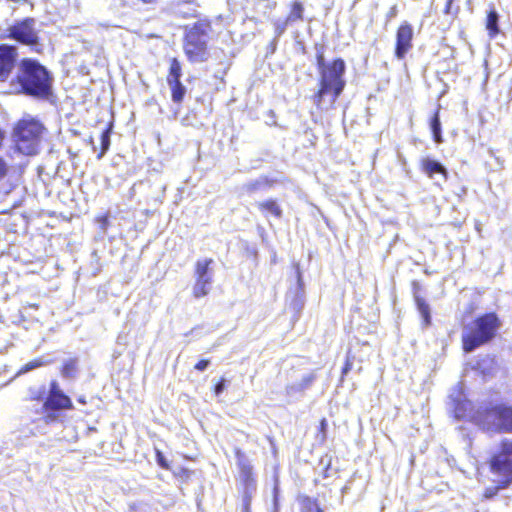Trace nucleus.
Listing matches in <instances>:
<instances>
[{
  "label": "nucleus",
  "instance_id": "obj_11",
  "mask_svg": "<svg viewBox=\"0 0 512 512\" xmlns=\"http://www.w3.org/2000/svg\"><path fill=\"white\" fill-rule=\"evenodd\" d=\"M236 460L239 469L237 489L257 487V481L253 473V466L241 450L236 451Z\"/></svg>",
  "mask_w": 512,
  "mask_h": 512
},
{
  "label": "nucleus",
  "instance_id": "obj_13",
  "mask_svg": "<svg viewBox=\"0 0 512 512\" xmlns=\"http://www.w3.org/2000/svg\"><path fill=\"white\" fill-rule=\"evenodd\" d=\"M17 48L8 44H0V82L8 80L15 67Z\"/></svg>",
  "mask_w": 512,
  "mask_h": 512
},
{
  "label": "nucleus",
  "instance_id": "obj_23",
  "mask_svg": "<svg viewBox=\"0 0 512 512\" xmlns=\"http://www.w3.org/2000/svg\"><path fill=\"white\" fill-rule=\"evenodd\" d=\"M182 67L177 58L170 60L169 74L167 76V82L181 81Z\"/></svg>",
  "mask_w": 512,
  "mask_h": 512
},
{
  "label": "nucleus",
  "instance_id": "obj_35",
  "mask_svg": "<svg viewBox=\"0 0 512 512\" xmlns=\"http://www.w3.org/2000/svg\"><path fill=\"white\" fill-rule=\"evenodd\" d=\"M453 2H454V0H447L445 8H444V13L445 14H447V15H456L458 13L459 7H456L454 9L453 5H452Z\"/></svg>",
  "mask_w": 512,
  "mask_h": 512
},
{
  "label": "nucleus",
  "instance_id": "obj_26",
  "mask_svg": "<svg viewBox=\"0 0 512 512\" xmlns=\"http://www.w3.org/2000/svg\"><path fill=\"white\" fill-rule=\"evenodd\" d=\"M269 187L268 180L266 178H258L250 181L243 186V189L248 193H253L260 190H265Z\"/></svg>",
  "mask_w": 512,
  "mask_h": 512
},
{
  "label": "nucleus",
  "instance_id": "obj_28",
  "mask_svg": "<svg viewBox=\"0 0 512 512\" xmlns=\"http://www.w3.org/2000/svg\"><path fill=\"white\" fill-rule=\"evenodd\" d=\"M50 361H44L42 358H38V359H34L32 361H29L28 363H26L25 365H23L21 367V369L19 370L18 374H25L27 372H30L36 368H39V367H42L46 364H49Z\"/></svg>",
  "mask_w": 512,
  "mask_h": 512
},
{
  "label": "nucleus",
  "instance_id": "obj_39",
  "mask_svg": "<svg viewBox=\"0 0 512 512\" xmlns=\"http://www.w3.org/2000/svg\"><path fill=\"white\" fill-rule=\"evenodd\" d=\"M7 174V164L6 162L0 158V180L4 178Z\"/></svg>",
  "mask_w": 512,
  "mask_h": 512
},
{
  "label": "nucleus",
  "instance_id": "obj_43",
  "mask_svg": "<svg viewBox=\"0 0 512 512\" xmlns=\"http://www.w3.org/2000/svg\"><path fill=\"white\" fill-rule=\"evenodd\" d=\"M78 401H79L80 403H83V404H84V403H86V401H85V399H84L83 397H80V398L78 399Z\"/></svg>",
  "mask_w": 512,
  "mask_h": 512
},
{
  "label": "nucleus",
  "instance_id": "obj_19",
  "mask_svg": "<svg viewBox=\"0 0 512 512\" xmlns=\"http://www.w3.org/2000/svg\"><path fill=\"white\" fill-rule=\"evenodd\" d=\"M430 129L432 132L433 140L435 143L439 144L443 142L442 137V127L439 116V108L435 111L433 116L430 119Z\"/></svg>",
  "mask_w": 512,
  "mask_h": 512
},
{
  "label": "nucleus",
  "instance_id": "obj_29",
  "mask_svg": "<svg viewBox=\"0 0 512 512\" xmlns=\"http://www.w3.org/2000/svg\"><path fill=\"white\" fill-rule=\"evenodd\" d=\"M110 136H111V133L108 129L102 131L101 136H100L101 151L97 156L98 159H101L105 155V153L109 150L110 143H111Z\"/></svg>",
  "mask_w": 512,
  "mask_h": 512
},
{
  "label": "nucleus",
  "instance_id": "obj_45",
  "mask_svg": "<svg viewBox=\"0 0 512 512\" xmlns=\"http://www.w3.org/2000/svg\"><path fill=\"white\" fill-rule=\"evenodd\" d=\"M241 512H251V509H247V510H242L241 509Z\"/></svg>",
  "mask_w": 512,
  "mask_h": 512
},
{
  "label": "nucleus",
  "instance_id": "obj_22",
  "mask_svg": "<svg viewBox=\"0 0 512 512\" xmlns=\"http://www.w3.org/2000/svg\"><path fill=\"white\" fill-rule=\"evenodd\" d=\"M499 15L496 10L492 9L488 12L486 18V28L491 37H494L499 32L498 27Z\"/></svg>",
  "mask_w": 512,
  "mask_h": 512
},
{
  "label": "nucleus",
  "instance_id": "obj_41",
  "mask_svg": "<svg viewBox=\"0 0 512 512\" xmlns=\"http://www.w3.org/2000/svg\"><path fill=\"white\" fill-rule=\"evenodd\" d=\"M274 506H275V511L274 512H277L278 501H277V496L276 495L274 496Z\"/></svg>",
  "mask_w": 512,
  "mask_h": 512
},
{
  "label": "nucleus",
  "instance_id": "obj_16",
  "mask_svg": "<svg viewBox=\"0 0 512 512\" xmlns=\"http://www.w3.org/2000/svg\"><path fill=\"white\" fill-rule=\"evenodd\" d=\"M296 276H297V289L295 292V297L291 302V307L293 308L294 311L298 312L304 306V282H303L299 267H297Z\"/></svg>",
  "mask_w": 512,
  "mask_h": 512
},
{
  "label": "nucleus",
  "instance_id": "obj_9",
  "mask_svg": "<svg viewBox=\"0 0 512 512\" xmlns=\"http://www.w3.org/2000/svg\"><path fill=\"white\" fill-rule=\"evenodd\" d=\"M213 263L214 260L211 258L199 259L195 263V283L192 288V294L196 299L207 296L211 291L214 276L211 268Z\"/></svg>",
  "mask_w": 512,
  "mask_h": 512
},
{
  "label": "nucleus",
  "instance_id": "obj_4",
  "mask_svg": "<svg viewBox=\"0 0 512 512\" xmlns=\"http://www.w3.org/2000/svg\"><path fill=\"white\" fill-rule=\"evenodd\" d=\"M346 65L343 59L337 58L330 62L329 68L319 73V90L313 97L314 104L322 108L325 97H330V104L333 105L342 94L346 81L344 79Z\"/></svg>",
  "mask_w": 512,
  "mask_h": 512
},
{
  "label": "nucleus",
  "instance_id": "obj_36",
  "mask_svg": "<svg viewBox=\"0 0 512 512\" xmlns=\"http://www.w3.org/2000/svg\"><path fill=\"white\" fill-rule=\"evenodd\" d=\"M225 390V379L221 378V380L216 383L214 386V393L216 396H219Z\"/></svg>",
  "mask_w": 512,
  "mask_h": 512
},
{
  "label": "nucleus",
  "instance_id": "obj_7",
  "mask_svg": "<svg viewBox=\"0 0 512 512\" xmlns=\"http://www.w3.org/2000/svg\"><path fill=\"white\" fill-rule=\"evenodd\" d=\"M73 408L71 398L64 393L57 380L49 383L45 401L42 404L44 421L47 424L58 421L60 412Z\"/></svg>",
  "mask_w": 512,
  "mask_h": 512
},
{
  "label": "nucleus",
  "instance_id": "obj_37",
  "mask_svg": "<svg viewBox=\"0 0 512 512\" xmlns=\"http://www.w3.org/2000/svg\"><path fill=\"white\" fill-rule=\"evenodd\" d=\"M210 364V361L208 359H202L200 360L196 365H195V369L198 370V371H204L207 369V367L209 366Z\"/></svg>",
  "mask_w": 512,
  "mask_h": 512
},
{
  "label": "nucleus",
  "instance_id": "obj_6",
  "mask_svg": "<svg viewBox=\"0 0 512 512\" xmlns=\"http://www.w3.org/2000/svg\"><path fill=\"white\" fill-rule=\"evenodd\" d=\"M43 125L34 118H23L14 128L13 138L17 150L24 155L38 153Z\"/></svg>",
  "mask_w": 512,
  "mask_h": 512
},
{
  "label": "nucleus",
  "instance_id": "obj_15",
  "mask_svg": "<svg viewBox=\"0 0 512 512\" xmlns=\"http://www.w3.org/2000/svg\"><path fill=\"white\" fill-rule=\"evenodd\" d=\"M316 376L314 373L304 374L299 382H295L286 386V394L290 398L301 397L305 390L311 387Z\"/></svg>",
  "mask_w": 512,
  "mask_h": 512
},
{
  "label": "nucleus",
  "instance_id": "obj_32",
  "mask_svg": "<svg viewBox=\"0 0 512 512\" xmlns=\"http://www.w3.org/2000/svg\"><path fill=\"white\" fill-rule=\"evenodd\" d=\"M499 485L487 487L484 490V498L485 499H492L494 496H496L500 489L505 488L506 486H503V483L501 482V478L498 479Z\"/></svg>",
  "mask_w": 512,
  "mask_h": 512
},
{
  "label": "nucleus",
  "instance_id": "obj_17",
  "mask_svg": "<svg viewBox=\"0 0 512 512\" xmlns=\"http://www.w3.org/2000/svg\"><path fill=\"white\" fill-rule=\"evenodd\" d=\"M256 205H257L259 211L262 212L263 214H265L266 216L268 214H270L276 218H281V216H282V209L277 204L276 200L269 199L266 201L258 202Z\"/></svg>",
  "mask_w": 512,
  "mask_h": 512
},
{
  "label": "nucleus",
  "instance_id": "obj_3",
  "mask_svg": "<svg viewBox=\"0 0 512 512\" xmlns=\"http://www.w3.org/2000/svg\"><path fill=\"white\" fill-rule=\"evenodd\" d=\"M473 421L481 430L488 433L512 434V404H482L474 412Z\"/></svg>",
  "mask_w": 512,
  "mask_h": 512
},
{
  "label": "nucleus",
  "instance_id": "obj_21",
  "mask_svg": "<svg viewBox=\"0 0 512 512\" xmlns=\"http://www.w3.org/2000/svg\"><path fill=\"white\" fill-rule=\"evenodd\" d=\"M238 491L241 494V509H251L252 499L256 495L257 487L238 488Z\"/></svg>",
  "mask_w": 512,
  "mask_h": 512
},
{
  "label": "nucleus",
  "instance_id": "obj_44",
  "mask_svg": "<svg viewBox=\"0 0 512 512\" xmlns=\"http://www.w3.org/2000/svg\"><path fill=\"white\" fill-rule=\"evenodd\" d=\"M314 512H324V511L319 506Z\"/></svg>",
  "mask_w": 512,
  "mask_h": 512
},
{
  "label": "nucleus",
  "instance_id": "obj_14",
  "mask_svg": "<svg viewBox=\"0 0 512 512\" xmlns=\"http://www.w3.org/2000/svg\"><path fill=\"white\" fill-rule=\"evenodd\" d=\"M421 169L430 179L434 180L437 185H441L447 180V169L438 160L430 157L423 158L421 160Z\"/></svg>",
  "mask_w": 512,
  "mask_h": 512
},
{
  "label": "nucleus",
  "instance_id": "obj_27",
  "mask_svg": "<svg viewBox=\"0 0 512 512\" xmlns=\"http://www.w3.org/2000/svg\"><path fill=\"white\" fill-rule=\"evenodd\" d=\"M303 12H304V7H303L302 3L299 1H295L292 4L291 11H290L289 15L287 16V21H289L291 23V22H295L297 20H302Z\"/></svg>",
  "mask_w": 512,
  "mask_h": 512
},
{
  "label": "nucleus",
  "instance_id": "obj_2",
  "mask_svg": "<svg viewBox=\"0 0 512 512\" xmlns=\"http://www.w3.org/2000/svg\"><path fill=\"white\" fill-rule=\"evenodd\" d=\"M502 321L495 312H486L463 326L461 340L465 353H471L495 339Z\"/></svg>",
  "mask_w": 512,
  "mask_h": 512
},
{
  "label": "nucleus",
  "instance_id": "obj_42",
  "mask_svg": "<svg viewBox=\"0 0 512 512\" xmlns=\"http://www.w3.org/2000/svg\"><path fill=\"white\" fill-rule=\"evenodd\" d=\"M108 223V219L106 217L102 218V227L104 228Z\"/></svg>",
  "mask_w": 512,
  "mask_h": 512
},
{
  "label": "nucleus",
  "instance_id": "obj_40",
  "mask_svg": "<svg viewBox=\"0 0 512 512\" xmlns=\"http://www.w3.org/2000/svg\"><path fill=\"white\" fill-rule=\"evenodd\" d=\"M352 369V363L349 360V357H347L346 363L344 367L342 368V376H345L349 373V371Z\"/></svg>",
  "mask_w": 512,
  "mask_h": 512
},
{
  "label": "nucleus",
  "instance_id": "obj_38",
  "mask_svg": "<svg viewBox=\"0 0 512 512\" xmlns=\"http://www.w3.org/2000/svg\"><path fill=\"white\" fill-rule=\"evenodd\" d=\"M328 423L325 418H323L320 421L319 431L322 434V439L324 440L326 438V429H327Z\"/></svg>",
  "mask_w": 512,
  "mask_h": 512
},
{
  "label": "nucleus",
  "instance_id": "obj_10",
  "mask_svg": "<svg viewBox=\"0 0 512 512\" xmlns=\"http://www.w3.org/2000/svg\"><path fill=\"white\" fill-rule=\"evenodd\" d=\"M35 19L25 18L20 22L12 25L9 29V38L33 48L38 52L39 37L35 30Z\"/></svg>",
  "mask_w": 512,
  "mask_h": 512
},
{
  "label": "nucleus",
  "instance_id": "obj_31",
  "mask_svg": "<svg viewBox=\"0 0 512 512\" xmlns=\"http://www.w3.org/2000/svg\"><path fill=\"white\" fill-rule=\"evenodd\" d=\"M289 23L290 22L287 21V18L285 20L278 19L274 22L275 39L279 38L285 33Z\"/></svg>",
  "mask_w": 512,
  "mask_h": 512
},
{
  "label": "nucleus",
  "instance_id": "obj_8",
  "mask_svg": "<svg viewBox=\"0 0 512 512\" xmlns=\"http://www.w3.org/2000/svg\"><path fill=\"white\" fill-rule=\"evenodd\" d=\"M490 469L501 478L503 486L512 483V439H503L497 452L491 457Z\"/></svg>",
  "mask_w": 512,
  "mask_h": 512
},
{
  "label": "nucleus",
  "instance_id": "obj_33",
  "mask_svg": "<svg viewBox=\"0 0 512 512\" xmlns=\"http://www.w3.org/2000/svg\"><path fill=\"white\" fill-rule=\"evenodd\" d=\"M316 63H317V68H318L319 73H321V71L325 70L326 68H329V64H330V63L326 62L324 54L322 52L317 53Z\"/></svg>",
  "mask_w": 512,
  "mask_h": 512
},
{
  "label": "nucleus",
  "instance_id": "obj_24",
  "mask_svg": "<svg viewBox=\"0 0 512 512\" xmlns=\"http://www.w3.org/2000/svg\"><path fill=\"white\" fill-rule=\"evenodd\" d=\"M77 359H69L63 363L61 375L65 379H74L77 373Z\"/></svg>",
  "mask_w": 512,
  "mask_h": 512
},
{
  "label": "nucleus",
  "instance_id": "obj_5",
  "mask_svg": "<svg viewBox=\"0 0 512 512\" xmlns=\"http://www.w3.org/2000/svg\"><path fill=\"white\" fill-rule=\"evenodd\" d=\"M211 25L206 21H198L188 28L184 38V53L191 63H202L208 60V41Z\"/></svg>",
  "mask_w": 512,
  "mask_h": 512
},
{
  "label": "nucleus",
  "instance_id": "obj_18",
  "mask_svg": "<svg viewBox=\"0 0 512 512\" xmlns=\"http://www.w3.org/2000/svg\"><path fill=\"white\" fill-rule=\"evenodd\" d=\"M48 388L45 384L32 385L27 389L26 399L30 401H45Z\"/></svg>",
  "mask_w": 512,
  "mask_h": 512
},
{
  "label": "nucleus",
  "instance_id": "obj_12",
  "mask_svg": "<svg viewBox=\"0 0 512 512\" xmlns=\"http://www.w3.org/2000/svg\"><path fill=\"white\" fill-rule=\"evenodd\" d=\"M413 37V26L407 21L403 22L396 32L395 56L397 59L405 58L408 51L412 48Z\"/></svg>",
  "mask_w": 512,
  "mask_h": 512
},
{
  "label": "nucleus",
  "instance_id": "obj_30",
  "mask_svg": "<svg viewBox=\"0 0 512 512\" xmlns=\"http://www.w3.org/2000/svg\"><path fill=\"white\" fill-rule=\"evenodd\" d=\"M416 303H417L419 312L421 313L422 317L424 318L425 323L429 324L430 320H431L429 305L425 302V300H423L419 297L416 298Z\"/></svg>",
  "mask_w": 512,
  "mask_h": 512
},
{
  "label": "nucleus",
  "instance_id": "obj_1",
  "mask_svg": "<svg viewBox=\"0 0 512 512\" xmlns=\"http://www.w3.org/2000/svg\"><path fill=\"white\" fill-rule=\"evenodd\" d=\"M53 75L39 61L24 58L20 61L12 85L19 93L35 99H48L53 93Z\"/></svg>",
  "mask_w": 512,
  "mask_h": 512
},
{
  "label": "nucleus",
  "instance_id": "obj_34",
  "mask_svg": "<svg viewBox=\"0 0 512 512\" xmlns=\"http://www.w3.org/2000/svg\"><path fill=\"white\" fill-rule=\"evenodd\" d=\"M156 462L163 469L169 468V464L166 457L159 449H156Z\"/></svg>",
  "mask_w": 512,
  "mask_h": 512
},
{
  "label": "nucleus",
  "instance_id": "obj_20",
  "mask_svg": "<svg viewBox=\"0 0 512 512\" xmlns=\"http://www.w3.org/2000/svg\"><path fill=\"white\" fill-rule=\"evenodd\" d=\"M171 90V97L174 103H181L186 94V87L181 81L167 82Z\"/></svg>",
  "mask_w": 512,
  "mask_h": 512
},
{
  "label": "nucleus",
  "instance_id": "obj_25",
  "mask_svg": "<svg viewBox=\"0 0 512 512\" xmlns=\"http://www.w3.org/2000/svg\"><path fill=\"white\" fill-rule=\"evenodd\" d=\"M298 502L301 506V512H314L318 507V500L306 495L298 497Z\"/></svg>",
  "mask_w": 512,
  "mask_h": 512
}]
</instances>
